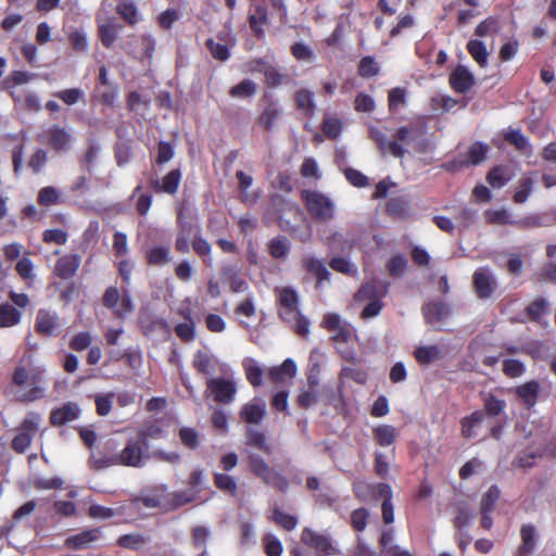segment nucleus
<instances>
[{
	"mask_svg": "<svg viewBox=\"0 0 556 556\" xmlns=\"http://www.w3.org/2000/svg\"><path fill=\"white\" fill-rule=\"evenodd\" d=\"M152 458L149 444L140 441L137 437L129 438L124 447L110 457H97L91 455L90 462L97 469L121 465L131 468H143Z\"/></svg>",
	"mask_w": 556,
	"mask_h": 556,
	"instance_id": "1",
	"label": "nucleus"
},
{
	"mask_svg": "<svg viewBox=\"0 0 556 556\" xmlns=\"http://www.w3.org/2000/svg\"><path fill=\"white\" fill-rule=\"evenodd\" d=\"M390 283L384 280L374 279L362 286L355 295V300L361 302L368 300L369 303L362 311V318L368 319L379 315L382 305L381 298H383L389 289Z\"/></svg>",
	"mask_w": 556,
	"mask_h": 556,
	"instance_id": "2",
	"label": "nucleus"
},
{
	"mask_svg": "<svg viewBox=\"0 0 556 556\" xmlns=\"http://www.w3.org/2000/svg\"><path fill=\"white\" fill-rule=\"evenodd\" d=\"M220 372L224 377L208 378L206 388L214 397V401L222 404H230L237 394V382L232 377V371L227 365H223Z\"/></svg>",
	"mask_w": 556,
	"mask_h": 556,
	"instance_id": "3",
	"label": "nucleus"
},
{
	"mask_svg": "<svg viewBox=\"0 0 556 556\" xmlns=\"http://www.w3.org/2000/svg\"><path fill=\"white\" fill-rule=\"evenodd\" d=\"M302 200L308 213L316 219L326 222L334 216L336 205L333 200L316 190H304Z\"/></svg>",
	"mask_w": 556,
	"mask_h": 556,
	"instance_id": "4",
	"label": "nucleus"
},
{
	"mask_svg": "<svg viewBox=\"0 0 556 556\" xmlns=\"http://www.w3.org/2000/svg\"><path fill=\"white\" fill-rule=\"evenodd\" d=\"M249 465L251 471L261 478L266 484L285 492L288 489V480L280 472L269 467L263 457L249 453Z\"/></svg>",
	"mask_w": 556,
	"mask_h": 556,
	"instance_id": "5",
	"label": "nucleus"
},
{
	"mask_svg": "<svg viewBox=\"0 0 556 556\" xmlns=\"http://www.w3.org/2000/svg\"><path fill=\"white\" fill-rule=\"evenodd\" d=\"M41 422L42 417L40 414L35 412L28 413L20 425L17 434L12 440V448L17 453H24L30 446Z\"/></svg>",
	"mask_w": 556,
	"mask_h": 556,
	"instance_id": "6",
	"label": "nucleus"
},
{
	"mask_svg": "<svg viewBox=\"0 0 556 556\" xmlns=\"http://www.w3.org/2000/svg\"><path fill=\"white\" fill-rule=\"evenodd\" d=\"M426 130V125L402 126L393 135V141H397L404 149L407 146L412 147L415 152L424 153L428 147V140L425 137Z\"/></svg>",
	"mask_w": 556,
	"mask_h": 556,
	"instance_id": "7",
	"label": "nucleus"
},
{
	"mask_svg": "<svg viewBox=\"0 0 556 556\" xmlns=\"http://www.w3.org/2000/svg\"><path fill=\"white\" fill-rule=\"evenodd\" d=\"M301 541L304 545L313 548L319 556H332L341 553L330 535L318 533L311 528H304L302 530Z\"/></svg>",
	"mask_w": 556,
	"mask_h": 556,
	"instance_id": "8",
	"label": "nucleus"
},
{
	"mask_svg": "<svg viewBox=\"0 0 556 556\" xmlns=\"http://www.w3.org/2000/svg\"><path fill=\"white\" fill-rule=\"evenodd\" d=\"M275 293L280 305L279 316L285 321H292L300 312L298 293L291 287H277Z\"/></svg>",
	"mask_w": 556,
	"mask_h": 556,
	"instance_id": "9",
	"label": "nucleus"
},
{
	"mask_svg": "<svg viewBox=\"0 0 556 556\" xmlns=\"http://www.w3.org/2000/svg\"><path fill=\"white\" fill-rule=\"evenodd\" d=\"M35 330L45 337H55L60 330L59 315L54 311L40 308L35 320Z\"/></svg>",
	"mask_w": 556,
	"mask_h": 556,
	"instance_id": "10",
	"label": "nucleus"
},
{
	"mask_svg": "<svg viewBox=\"0 0 556 556\" xmlns=\"http://www.w3.org/2000/svg\"><path fill=\"white\" fill-rule=\"evenodd\" d=\"M323 327L333 332L332 340L337 342H348L353 336V328L342 321L340 316L334 313H328L324 316Z\"/></svg>",
	"mask_w": 556,
	"mask_h": 556,
	"instance_id": "11",
	"label": "nucleus"
},
{
	"mask_svg": "<svg viewBox=\"0 0 556 556\" xmlns=\"http://www.w3.org/2000/svg\"><path fill=\"white\" fill-rule=\"evenodd\" d=\"M43 136L45 138H42V140L47 142L56 152L67 151L71 148V132L59 125H53L50 128H48L45 131Z\"/></svg>",
	"mask_w": 556,
	"mask_h": 556,
	"instance_id": "12",
	"label": "nucleus"
},
{
	"mask_svg": "<svg viewBox=\"0 0 556 556\" xmlns=\"http://www.w3.org/2000/svg\"><path fill=\"white\" fill-rule=\"evenodd\" d=\"M266 415V403L261 397H254L252 401L245 403L240 412V418L248 422L258 425L262 422Z\"/></svg>",
	"mask_w": 556,
	"mask_h": 556,
	"instance_id": "13",
	"label": "nucleus"
},
{
	"mask_svg": "<svg viewBox=\"0 0 556 556\" xmlns=\"http://www.w3.org/2000/svg\"><path fill=\"white\" fill-rule=\"evenodd\" d=\"M370 138L375 140L382 153H389L394 157L402 159L408 152V150L404 149L397 141L389 140V138L377 128H370Z\"/></svg>",
	"mask_w": 556,
	"mask_h": 556,
	"instance_id": "14",
	"label": "nucleus"
},
{
	"mask_svg": "<svg viewBox=\"0 0 556 556\" xmlns=\"http://www.w3.org/2000/svg\"><path fill=\"white\" fill-rule=\"evenodd\" d=\"M80 407L75 402H67L61 407L52 409L50 414V422L53 426H62L73 420H76L80 416Z\"/></svg>",
	"mask_w": 556,
	"mask_h": 556,
	"instance_id": "15",
	"label": "nucleus"
},
{
	"mask_svg": "<svg viewBox=\"0 0 556 556\" xmlns=\"http://www.w3.org/2000/svg\"><path fill=\"white\" fill-rule=\"evenodd\" d=\"M451 87L458 93L467 92L475 84L472 73L463 65H458L450 75Z\"/></svg>",
	"mask_w": 556,
	"mask_h": 556,
	"instance_id": "16",
	"label": "nucleus"
},
{
	"mask_svg": "<svg viewBox=\"0 0 556 556\" xmlns=\"http://www.w3.org/2000/svg\"><path fill=\"white\" fill-rule=\"evenodd\" d=\"M101 531L98 528L84 530L65 540V546L71 549H84L100 539Z\"/></svg>",
	"mask_w": 556,
	"mask_h": 556,
	"instance_id": "17",
	"label": "nucleus"
},
{
	"mask_svg": "<svg viewBox=\"0 0 556 556\" xmlns=\"http://www.w3.org/2000/svg\"><path fill=\"white\" fill-rule=\"evenodd\" d=\"M249 70L251 72L263 73L266 79V84L270 87H277L282 83L283 76L274 65L263 59L251 61L249 63Z\"/></svg>",
	"mask_w": 556,
	"mask_h": 556,
	"instance_id": "18",
	"label": "nucleus"
},
{
	"mask_svg": "<svg viewBox=\"0 0 556 556\" xmlns=\"http://www.w3.org/2000/svg\"><path fill=\"white\" fill-rule=\"evenodd\" d=\"M193 367L201 374L211 376L223 367L224 364H220L219 359L214 355L204 352L198 351L193 356Z\"/></svg>",
	"mask_w": 556,
	"mask_h": 556,
	"instance_id": "19",
	"label": "nucleus"
},
{
	"mask_svg": "<svg viewBox=\"0 0 556 556\" xmlns=\"http://www.w3.org/2000/svg\"><path fill=\"white\" fill-rule=\"evenodd\" d=\"M473 283L479 298H489L496 286L494 277L486 268L475 271Z\"/></svg>",
	"mask_w": 556,
	"mask_h": 556,
	"instance_id": "20",
	"label": "nucleus"
},
{
	"mask_svg": "<svg viewBox=\"0 0 556 556\" xmlns=\"http://www.w3.org/2000/svg\"><path fill=\"white\" fill-rule=\"evenodd\" d=\"M81 257L78 254H68L60 257L54 267V274L62 278L68 279L78 270Z\"/></svg>",
	"mask_w": 556,
	"mask_h": 556,
	"instance_id": "21",
	"label": "nucleus"
},
{
	"mask_svg": "<svg viewBox=\"0 0 556 556\" xmlns=\"http://www.w3.org/2000/svg\"><path fill=\"white\" fill-rule=\"evenodd\" d=\"M181 180V172L176 168L167 173L162 180L152 179L151 186L156 192H165L168 194H174L177 192L179 184Z\"/></svg>",
	"mask_w": 556,
	"mask_h": 556,
	"instance_id": "22",
	"label": "nucleus"
},
{
	"mask_svg": "<svg viewBox=\"0 0 556 556\" xmlns=\"http://www.w3.org/2000/svg\"><path fill=\"white\" fill-rule=\"evenodd\" d=\"M520 538L521 544L518 547V556L531 555L536 547V528L531 523L523 525L520 529Z\"/></svg>",
	"mask_w": 556,
	"mask_h": 556,
	"instance_id": "23",
	"label": "nucleus"
},
{
	"mask_svg": "<svg viewBox=\"0 0 556 556\" xmlns=\"http://www.w3.org/2000/svg\"><path fill=\"white\" fill-rule=\"evenodd\" d=\"M540 389V383L535 380H531L517 387L515 394L528 408H531L538 401Z\"/></svg>",
	"mask_w": 556,
	"mask_h": 556,
	"instance_id": "24",
	"label": "nucleus"
},
{
	"mask_svg": "<svg viewBox=\"0 0 556 556\" xmlns=\"http://www.w3.org/2000/svg\"><path fill=\"white\" fill-rule=\"evenodd\" d=\"M425 319L430 325H435L448 315V307L443 302H430L422 308Z\"/></svg>",
	"mask_w": 556,
	"mask_h": 556,
	"instance_id": "25",
	"label": "nucleus"
},
{
	"mask_svg": "<svg viewBox=\"0 0 556 556\" xmlns=\"http://www.w3.org/2000/svg\"><path fill=\"white\" fill-rule=\"evenodd\" d=\"M303 265L307 271L315 275L318 283L329 280L330 271L325 266L323 261H320L312 255H307L303 258Z\"/></svg>",
	"mask_w": 556,
	"mask_h": 556,
	"instance_id": "26",
	"label": "nucleus"
},
{
	"mask_svg": "<svg viewBox=\"0 0 556 556\" xmlns=\"http://www.w3.org/2000/svg\"><path fill=\"white\" fill-rule=\"evenodd\" d=\"M296 109L305 116H313L316 104L314 93L307 89H300L295 92Z\"/></svg>",
	"mask_w": 556,
	"mask_h": 556,
	"instance_id": "27",
	"label": "nucleus"
},
{
	"mask_svg": "<svg viewBox=\"0 0 556 556\" xmlns=\"http://www.w3.org/2000/svg\"><path fill=\"white\" fill-rule=\"evenodd\" d=\"M484 414L481 410L473 412L470 416L462 419V433L465 438H475L481 427Z\"/></svg>",
	"mask_w": 556,
	"mask_h": 556,
	"instance_id": "28",
	"label": "nucleus"
},
{
	"mask_svg": "<svg viewBox=\"0 0 556 556\" xmlns=\"http://www.w3.org/2000/svg\"><path fill=\"white\" fill-rule=\"evenodd\" d=\"M148 263L153 266H164L172 261L170 249L163 245H154L146 252Z\"/></svg>",
	"mask_w": 556,
	"mask_h": 556,
	"instance_id": "29",
	"label": "nucleus"
},
{
	"mask_svg": "<svg viewBox=\"0 0 556 556\" xmlns=\"http://www.w3.org/2000/svg\"><path fill=\"white\" fill-rule=\"evenodd\" d=\"M281 113L280 106L276 102H270L264 108L257 122L262 127L271 129L281 116Z\"/></svg>",
	"mask_w": 556,
	"mask_h": 556,
	"instance_id": "30",
	"label": "nucleus"
},
{
	"mask_svg": "<svg viewBox=\"0 0 556 556\" xmlns=\"http://www.w3.org/2000/svg\"><path fill=\"white\" fill-rule=\"evenodd\" d=\"M242 366L245 372L247 380L253 387H260L263 381V370L258 363L252 357H245L242 361Z\"/></svg>",
	"mask_w": 556,
	"mask_h": 556,
	"instance_id": "31",
	"label": "nucleus"
},
{
	"mask_svg": "<svg viewBox=\"0 0 556 556\" xmlns=\"http://www.w3.org/2000/svg\"><path fill=\"white\" fill-rule=\"evenodd\" d=\"M414 356L420 365H429L441 358L442 352L438 345H422L416 348Z\"/></svg>",
	"mask_w": 556,
	"mask_h": 556,
	"instance_id": "32",
	"label": "nucleus"
},
{
	"mask_svg": "<svg viewBox=\"0 0 556 556\" xmlns=\"http://www.w3.org/2000/svg\"><path fill=\"white\" fill-rule=\"evenodd\" d=\"M468 53L481 66L485 67L489 63V52L485 45L478 39H471L467 43Z\"/></svg>",
	"mask_w": 556,
	"mask_h": 556,
	"instance_id": "33",
	"label": "nucleus"
},
{
	"mask_svg": "<svg viewBox=\"0 0 556 556\" xmlns=\"http://www.w3.org/2000/svg\"><path fill=\"white\" fill-rule=\"evenodd\" d=\"M192 545L194 548L201 549L198 556H207L206 543L211 536V530L205 526H197L191 531Z\"/></svg>",
	"mask_w": 556,
	"mask_h": 556,
	"instance_id": "34",
	"label": "nucleus"
},
{
	"mask_svg": "<svg viewBox=\"0 0 556 556\" xmlns=\"http://www.w3.org/2000/svg\"><path fill=\"white\" fill-rule=\"evenodd\" d=\"M372 432L375 440L381 446L392 445L397 438L396 429L390 425H380Z\"/></svg>",
	"mask_w": 556,
	"mask_h": 556,
	"instance_id": "35",
	"label": "nucleus"
},
{
	"mask_svg": "<svg viewBox=\"0 0 556 556\" xmlns=\"http://www.w3.org/2000/svg\"><path fill=\"white\" fill-rule=\"evenodd\" d=\"M267 21V11L262 5L256 7L255 12L249 16L250 27L255 36L260 39L264 37L263 25H265Z\"/></svg>",
	"mask_w": 556,
	"mask_h": 556,
	"instance_id": "36",
	"label": "nucleus"
},
{
	"mask_svg": "<svg viewBox=\"0 0 556 556\" xmlns=\"http://www.w3.org/2000/svg\"><path fill=\"white\" fill-rule=\"evenodd\" d=\"M268 252L271 255V257L279 260L285 258L290 252V241L282 236H278L276 238H273L268 242Z\"/></svg>",
	"mask_w": 556,
	"mask_h": 556,
	"instance_id": "37",
	"label": "nucleus"
},
{
	"mask_svg": "<svg viewBox=\"0 0 556 556\" xmlns=\"http://www.w3.org/2000/svg\"><path fill=\"white\" fill-rule=\"evenodd\" d=\"M21 312L11 304L0 305V327H13L21 321Z\"/></svg>",
	"mask_w": 556,
	"mask_h": 556,
	"instance_id": "38",
	"label": "nucleus"
},
{
	"mask_svg": "<svg viewBox=\"0 0 556 556\" xmlns=\"http://www.w3.org/2000/svg\"><path fill=\"white\" fill-rule=\"evenodd\" d=\"M116 12L129 25H135L140 20L139 11L132 1H121L116 8Z\"/></svg>",
	"mask_w": 556,
	"mask_h": 556,
	"instance_id": "39",
	"label": "nucleus"
},
{
	"mask_svg": "<svg viewBox=\"0 0 556 556\" xmlns=\"http://www.w3.org/2000/svg\"><path fill=\"white\" fill-rule=\"evenodd\" d=\"M121 26L114 22H108L99 26V35L104 47L111 48L118 36Z\"/></svg>",
	"mask_w": 556,
	"mask_h": 556,
	"instance_id": "40",
	"label": "nucleus"
},
{
	"mask_svg": "<svg viewBox=\"0 0 556 556\" xmlns=\"http://www.w3.org/2000/svg\"><path fill=\"white\" fill-rule=\"evenodd\" d=\"M247 444L256 447L267 454L271 452L270 445L267 443L265 434L254 428L247 430Z\"/></svg>",
	"mask_w": 556,
	"mask_h": 556,
	"instance_id": "41",
	"label": "nucleus"
},
{
	"mask_svg": "<svg viewBox=\"0 0 556 556\" xmlns=\"http://www.w3.org/2000/svg\"><path fill=\"white\" fill-rule=\"evenodd\" d=\"M180 314L187 319V321L178 324L175 327L176 334L184 341L189 342L194 339L195 326L192 320L190 313L180 312Z\"/></svg>",
	"mask_w": 556,
	"mask_h": 556,
	"instance_id": "42",
	"label": "nucleus"
},
{
	"mask_svg": "<svg viewBox=\"0 0 556 556\" xmlns=\"http://www.w3.org/2000/svg\"><path fill=\"white\" fill-rule=\"evenodd\" d=\"M114 397L113 392L94 394L93 400L99 416H108L111 413Z\"/></svg>",
	"mask_w": 556,
	"mask_h": 556,
	"instance_id": "43",
	"label": "nucleus"
},
{
	"mask_svg": "<svg viewBox=\"0 0 556 556\" xmlns=\"http://www.w3.org/2000/svg\"><path fill=\"white\" fill-rule=\"evenodd\" d=\"M501 30V24L495 17H488L482 21L475 29V35L478 37L494 36Z\"/></svg>",
	"mask_w": 556,
	"mask_h": 556,
	"instance_id": "44",
	"label": "nucleus"
},
{
	"mask_svg": "<svg viewBox=\"0 0 556 556\" xmlns=\"http://www.w3.org/2000/svg\"><path fill=\"white\" fill-rule=\"evenodd\" d=\"M256 84L250 79H244L241 83L233 86L229 93L233 98H249L255 94Z\"/></svg>",
	"mask_w": 556,
	"mask_h": 556,
	"instance_id": "45",
	"label": "nucleus"
},
{
	"mask_svg": "<svg viewBox=\"0 0 556 556\" xmlns=\"http://www.w3.org/2000/svg\"><path fill=\"white\" fill-rule=\"evenodd\" d=\"M501 496V491L497 485H491L486 493L482 495L480 511H493L496 502Z\"/></svg>",
	"mask_w": 556,
	"mask_h": 556,
	"instance_id": "46",
	"label": "nucleus"
},
{
	"mask_svg": "<svg viewBox=\"0 0 556 556\" xmlns=\"http://www.w3.org/2000/svg\"><path fill=\"white\" fill-rule=\"evenodd\" d=\"M265 553L267 556H281L283 546L281 541L274 534L267 533L263 536Z\"/></svg>",
	"mask_w": 556,
	"mask_h": 556,
	"instance_id": "47",
	"label": "nucleus"
},
{
	"mask_svg": "<svg viewBox=\"0 0 556 556\" xmlns=\"http://www.w3.org/2000/svg\"><path fill=\"white\" fill-rule=\"evenodd\" d=\"M505 138L519 151L527 152L530 150L528 138L523 136L519 129H510L508 132H506Z\"/></svg>",
	"mask_w": 556,
	"mask_h": 556,
	"instance_id": "48",
	"label": "nucleus"
},
{
	"mask_svg": "<svg viewBox=\"0 0 556 556\" xmlns=\"http://www.w3.org/2000/svg\"><path fill=\"white\" fill-rule=\"evenodd\" d=\"M140 441H143L146 444H149V439H160L163 437V430L160 426L155 424H150L141 427L136 435Z\"/></svg>",
	"mask_w": 556,
	"mask_h": 556,
	"instance_id": "49",
	"label": "nucleus"
},
{
	"mask_svg": "<svg viewBox=\"0 0 556 556\" xmlns=\"http://www.w3.org/2000/svg\"><path fill=\"white\" fill-rule=\"evenodd\" d=\"M119 300L121 302L117 304L113 314L118 318H124L134 311V304L131 301V296L126 289H123L122 296Z\"/></svg>",
	"mask_w": 556,
	"mask_h": 556,
	"instance_id": "50",
	"label": "nucleus"
},
{
	"mask_svg": "<svg viewBox=\"0 0 556 556\" xmlns=\"http://www.w3.org/2000/svg\"><path fill=\"white\" fill-rule=\"evenodd\" d=\"M457 101L450 96L445 94H437L431 98V109L432 111H442L447 112L455 108Z\"/></svg>",
	"mask_w": 556,
	"mask_h": 556,
	"instance_id": "51",
	"label": "nucleus"
},
{
	"mask_svg": "<svg viewBox=\"0 0 556 556\" xmlns=\"http://www.w3.org/2000/svg\"><path fill=\"white\" fill-rule=\"evenodd\" d=\"M273 520L288 531L294 529L298 525L296 517L285 514L277 507L273 511Z\"/></svg>",
	"mask_w": 556,
	"mask_h": 556,
	"instance_id": "52",
	"label": "nucleus"
},
{
	"mask_svg": "<svg viewBox=\"0 0 556 556\" xmlns=\"http://www.w3.org/2000/svg\"><path fill=\"white\" fill-rule=\"evenodd\" d=\"M407 265L408 262L406 257L402 255H395L389 260L387 268L391 276L400 277L405 273Z\"/></svg>",
	"mask_w": 556,
	"mask_h": 556,
	"instance_id": "53",
	"label": "nucleus"
},
{
	"mask_svg": "<svg viewBox=\"0 0 556 556\" xmlns=\"http://www.w3.org/2000/svg\"><path fill=\"white\" fill-rule=\"evenodd\" d=\"M485 218H486L488 223H491V224H498V225L514 224V225H517V222L510 218V214L506 210L486 211L485 212Z\"/></svg>",
	"mask_w": 556,
	"mask_h": 556,
	"instance_id": "54",
	"label": "nucleus"
},
{
	"mask_svg": "<svg viewBox=\"0 0 556 556\" xmlns=\"http://www.w3.org/2000/svg\"><path fill=\"white\" fill-rule=\"evenodd\" d=\"M488 146L481 142L473 143L468 150V161L466 163L477 165L481 163L486 155Z\"/></svg>",
	"mask_w": 556,
	"mask_h": 556,
	"instance_id": "55",
	"label": "nucleus"
},
{
	"mask_svg": "<svg viewBox=\"0 0 556 556\" xmlns=\"http://www.w3.org/2000/svg\"><path fill=\"white\" fill-rule=\"evenodd\" d=\"M206 47L210 50L212 56L216 60L226 61L230 56L229 49L224 43H219L214 41L213 39H208L206 41Z\"/></svg>",
	"mask_w": 556,
	"mask_h": 556,
	"instance_id": "56",
	"label": "nucleus"
},
{
	"mask_svg": "<svg viewBox=\"0 0 556 556\" xmlns=\"http://www.w3.org/2000/svg\"><path fill=\"white\" fill-rule=\"evenodd\" d=\"M37 77V74L26 71H14L11 73L8 85L9 88L25 85Z\"/></svg>",
	"mask_w": 556,
	"mask_h": 556,
	"instance_id": "57",
	"label": "nucleus"
},
{
	"mask_svg": "<svg viewBox=\"0 0 556 556\" xmlns=\"http://www.w3.org/2000/svg\"><path fill=\"white\" fill-rule=\"evenodd\" d=\"M526 368L523 363L518 359H505L503 362V371L506 376L510 378L520 377L525 372Z\"/></svg>",
	"mask_w": 556,
	"mask_h": 556,
	"instance_id": "58",
	"label": "nucleus"
},
{
	"mask_svg": "<svg viewBox=\"0 0 556 556\" xmlns=\"http://www.w3.org/2000/svg\"><path fill=\"white\" fill-rule=\"evenodd\" d=\"M215 484L216 486L225 492H229L230 494H235L237 491V482L236 480L226 473H215Z\"/></svg>",
	"mask_w": 556,
	"mask_h": 556,
	"instance_id": "59",
	"label": "nucleus"
},
{
	"mask_svg": "<svg viewBox=\"0 0 556 556\" xmlns=\"http://www.w3.org/2000/svg\"><path fill=\"white\" fill-rule=\"evenodd\" d=\"M117 542L122 547L139 549L144 545L146 540L140 534H125L122 535Z\"/></svg>",
	"mask_w": 556,
	"mask_h": 556,
	"instance_id": "60",
	"label": "nucleus"
},
{
	"mask_svg": "<svg viewBox=\"0 0 556 556\" xmlns=\"http://www.w3.org/2000/svg\"><path fill=\"white\" fill-rule=\"evenodd\" d=\"M354 109L357 112L370 113L375 110V101L370 96L359 92L355 98Z\"/></svg>",
	"mask_w": 556,
	"mask_h": 556,
	"instance_id": "61",
	"label": "nucleus"
},
{
	"mask_svg": "<svg viewBox=\"0 0 556 556\" xmlns=\"http://www.w3.org/2000/svg\"><path fill=\"white\" fill-rule=\"evenodd\" d=\"M60 193L54 187H45L39 191L38 202L42 205H53L59 202Z\"/></svg>",
	"mask_w": 556,
	"mask_h": 556,
	"instance_id": "62",
	"label": "nucleus"
},
{
	"mask_svg": "<svg viewBox=\"0 0 556 556\" xmlns=\"http://www.w3.org/2000/svg\"><path fill=\"white\" fill-rule=\"evenodd\" d=\"M329 265L333 270L342 273V274H346V275L356 274V267L344 257H333L330 261Z\"/></svg>",
	"mask_w": 556,
	"mask_h": 556,
	"instance_id": "63",
	"label": "nucleus"
},
{
	"mask_svg": "<svg viewBox=\"0 0 556 556\" xmlns=\"http://www.w3.org/2000/svg\"><path fill=\"white\" fill-rule=\"evenodd\" d=\"M406 101V90L403 88H393L389 92L390 111L395 112L400 105H404Z\"/></svg>",
	"mask_w": 556,
	"mask_h": 556,
	"instance_id": "64",
	"label": "nucleus"
}]
</instances>
